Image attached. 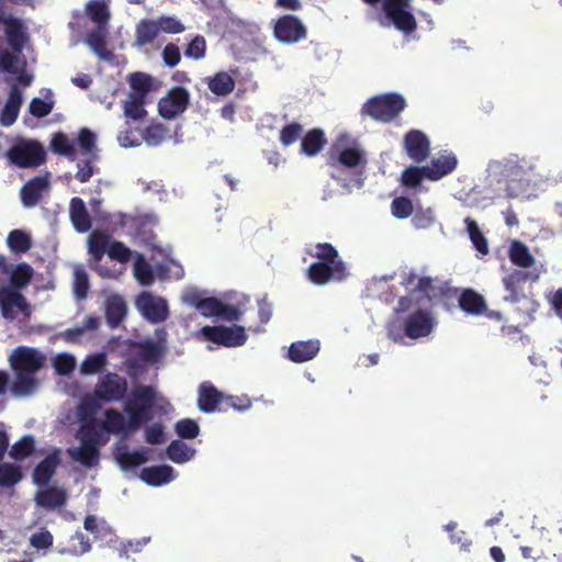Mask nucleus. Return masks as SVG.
Here are the masks:
<instances>
[{
    "instance_id": "nucleus-29",
    "label": "nucleus",
    "mask_w": 562,
    "mask_h": 562,
    "mask_svg": "<svg viewBox=\"0 0 562 562\" xmlns=\"http://www.w3.org/2000/svg\"><path fill=\"white\" fill-rule=\"evenodd\" d=\"M156 400L155 389L150 385H138L132 392V398L124 406L140 407L153 411Z\"/></svg>"
},
{
    "instance_id": "nucleus-8",
    "label": "nucleus",
    "mask_w": 562,
    "mask_h": 562,
    "mask_svg": "<svg viewBox=\"0 0 562 562\" xmlns=\"http://www.w3.org/2000/svg\"><path fill=\"white\" fill-rule=\"evenodd\" d=\"M204 337L224 347H239L247 340V335L243 326H204L202 328Z\"/></svg>"
},
{
    "instance_id": "nucleus-10",
    "label": "nucleus",
    "mask_w": 562,
    "mask_h": 562,
    "mask_svg": "<svg viewBox=\"0 0 562 562\" xmlns=\"http://www.w3.org/2000/svg\"><path fill=\"white\" fill-rule=\"evenodd\" d=\"M436 322L430 312L426 310H417L409 314L404 323V335L411 339L427 337L434 329Z\"/></svg>"
},
{
    "instance_id": "nucleus-38",
    "label": "nucleus",
    "mask_w": 562,
    "mask_h": 562,
    "mask_svg": "<svg viewBox=\"0 0 562 562\" xmlns=\"http://www.w3.org/2000/svg\"><path fill=\"white\" fill-rule=\"evenodd\" d=\"M102 430L99 423H83L79 429V439L81 443L103 446L105 439L102 437Z\"/></svg>"
},
{
    "instance_id": "nucleus-50",
    "label": "nucleus",
    "mask_w": 562,
    "mask_h": 562,
    "mask_svg": "<svg viewBox=\"0 0 562 562\" xmlns=\"http://www.w3.org/2000/svg\"><path fill=\"white\" fill-rule=\"evenodd\" d=\"M164 355L162 348L153 340L139 345L138 357L146 363H157Z\"/></svg>"
},
{
    "instance_id": "nucleus-33",
    "label": "nucleus",
    "mask_w": 562,
    "mask_h": 562,
    "mask_svg": "<svg viewBox=\"0 0 562 562\" xmlns=\"http://www.w3.org/2000/svg\"><path fill=\"white\" fill-rule=\"evenodd\" d=\"M120 468L124 471L135 469L148 461V452L146 449L137 451L120 450L116 456Z\"/></svg>"
},
{
    "instance_id": "nucleus-28",
    "label": "nucleus",
    "mask_w": 562,
    "mask_h": 562,
    "mask_svg": "<svg viewBox=\"0 0 562 562\" xmlns=\"http://www.w3.org/2000/svg\"><path fill=\"white\" fill-rule=\"evenodd\" d=\"M127 306L124 299L117 294L108 297L105 304V317L108 324L117 327L126 316Z\"/></svg>"
},
{
    "instance_id": "nucleus-43",
    "label": "nucleus",
    "mask_w": 562,
    "mask_h": 562,
    "mask_svg": "<svg viewBox=\"0 0 562 562\" xmlns=\"http://www.w3.org/2000/svg\"><path fill=\"white\" fill-rule=\"evenodd\" d=\"M195 451L181 440H172L167 447V456L175 463L189 461Z\"/></svg>"
},
{
    "instance_id": "nucleus-4",
    "label": "nucleus",
    "mask_w": 562,
    "mask_h": 562,
    "mask_svg": "<svg viewBox=\"0 0 562 562\" xmlns=\"http://www.w3.org/2000/svg\"><path fill=\"white\" fill-rule=\"evenodd\" d=\"M364 3L375 7L382 0H362ZM383 11L394 26L405 33L412 34L417 29V22L412 12L408 11L411 0H383Z\"/></svg>"
},
{
    "instance_id": "nucleus-35",
    "label": "nucleus",
    "mask_w": 562,
    "mask_h": 562,
    "mask_svg": "<svg viewBox=\"0 0 562 562\" xmlns=\"http://www.w3.org/2000/svg\"><path fill=\"white\" fill-rule=\"evenodd\" d=\"M508 257L513 265L520 268H530L535 263V258L528 247L518 240L512 243Z\"/></svg>"
},
{
    "instance_id": "nucleus-23",
    "label": "nucleus",
    "mask_w": 562,
    "mask_h": 562,
    "mask_svg": "<svg viewBox=\"0 0 562 562\" xmlns=\"http://www.w3.org/2000/svg\"><path fill=\"white\" fill-rule=\"evenodd\" d=\"M139 477L150 486H161L175 479V470L168 464L148 467L142 470Z\"/></svg>"
},
{
    "instance_id": "nucleus-49",
    "label": "nucleus",
    "mask_w": 562,
    "mask_h": 562,
    "mask_svg": "<svg viewBox=\"0 0 562 562\" xmlns=\"http://www.w3.org/2000/svg\"><path fill=\"white\" fill-rule=\"evenodd\" d=\"M33 277V269L29 263H19L11 272L10 282L15 289L26 286Z\"/></svg>"
},
{
    "instance_id": "nucleus-51",
    "label": "nucleus",
    "mask_w": 562,
    "mask_h": 562,
    "mask_svg": "<svg viewBox=\"0 0 562 562\" xmlns=\"http://www.w3.org/2000/svg\"><path fill=\"white\" fill-rule=\"evenodd\" d=\"M91 544L89 538L81 531H76L68 541V547L64 550L72 555H81L89 552Z\"/></svg>"
},
{
    "instance_id": "nucleus-27",
    "label": "nucleus",
    "mask_w": 562,
    "mask_h": 562,
    "mask_svg": "<svg viewBox=\"0 0 562 562\" xmlns=\"http://www.w3.org/2000/svg\"><path fill=\"white\" fill-rule=\"evenodd\" d=\"M112 239L111 236L99 229H94L88 237V252L95 262H100L108 252Z\"/></svg>"
},
{
    "instance_id": "nucleus-40",
    "label": "nucleus",
    "mask_w": 562,
    "mask_h": 562,
    "mask_svg": "<svg viewBox=\"0 0 562 562\" xmlns=\"http://www.w3.org/2000/svg\"><path fill=\"white\" fill-rule=\"evenodd\" d=\"M145 103L146 99L127 94V99L123 101L124 115L134 121L143 120L147 114Z\"/></svg>"
},
{
    "instance_id": "nucleus-19",
    "label": "nucleus",
    "mask_w": 562,
    "mask_h": 562,
    "mask_svg": "<svg viewBox=\"0 0 562 562\" xmlns=\"http://www.w3.org/2000/svg\"><path fill=\"white\" fill-rule=\"evenodd\" d=\"M224 405V394L211 383L204 382L199 387L198 406L203 413L221 412Z\"/></svg>"
},
{
    "instance_id": "nucleus-48",
    "label": "nucleus",
    "mask_w": 562,
    "mask_h": 562,
    "mask_svg": "<svg viewBox=\"0 0 562 562\" xmlns=\"http://www.w3.org/2000/svg\"><path fill=\"white\" fill-rule=\"evenodd\" d=\"M124 411L128 416V429L132 431L139 429L144 423L153 418L150 411L140 407L124 406Z\"/></svg>"
},
{
    "instance_id": "nucleus-15",
    "label": "nucleus",
    "mask_w": 562,
    "mask_h": 562,
    "mask_svg": "<svg viewBox=\"0 0 562 562\" xmlns=\"http://www.w3.org/2000/svg\"><path fill=\"white\" fill-rule=\"evenodd\" d=\"M531 274L522 270H514L502 280L503 285L507 294L505 301L510 303H519L521 301H529L524 286L530 279Z\"/></svg>"
},
{
    "instance_id": "nucleus-3",
    "label": "nucleus",
    "mask_w": 562,
    "mask_h": 562,
    "mask_svg": "<svg viewBox=\"0 0 562 562\" xmlns=\"http://www.w3.org/2000/svg\"><path fill=\"white\" fill-rule=\"evenodd\" d=\"M405 108L406 101L403 95L389 92L368 99L361 108V114L380 123H391Z\"/></svg>"
},
{
    "instance_id": "nucleus-13",
    "label": "nucleus",
    "mask_w": 562,
    "mask_h": 562,
    "mask_svg": "<svg viewBox=\"0 0 562 562\" xmlns=\"http://www.w3.org/2000/svg\"><path fill=\"white\" fill-rule=\"evenodd\" d=\"M459 159L451 150H441L432 157L429 165L424 166L428 172L429 181H439L451 175L458 167Z\"/></svg>"
},
{
    "instance_id": "nucleus-46",
    "label": "nucleus",
    "mask_w": 562,
    "mask_h": 562,
    "mask_svg": "<svg viewBox=\"0 0 562 562\" xmlns=\"http://www.w3.org/2000/svg\"><path fill=\"white\" fill-rule=\"evenodd\" d=\"M23 477L22 470L13 463L0 462V487H11Z\"/></svg>"
},
{
    "instance_id": "nucleus-22",
    "label": "nucleus",
    "mask_w": 562,
    "mask_h": 562,
    "mask_svg": "<svg viewBox=\"0 0 562 562\" xmlns=\"http://www.w3.org/2000/svg\"><path fill=\"white\" fill-rule=\"evenodd\" d=\"M459 307L469 315H482L486 313V301L473 289H464L458 299Z\"/></svg>"
},
{
    "instance_id": "nucleus-54",
    "label": "nucleus",
    "mask_w": 562,
    "mask_h": 562,
    "mask_svg": "<svg viewBox=\"0 0 562 562\" xmlns=\"http://www.w3.org/2000/svg\"><path fill=\"white\" fill-rule=\"evenodd\" d=\"M94 398H85L78 407V416L81 424L83 423H98L95 414L100 409V404Z\"/></svg>"
},
{
    "instance_id": "nucleus-39",
    "label": "nucleus",
    "mask_w": 562,
    "mask_h": 562,
    "mask_svg": "<svg viewBox=\"0 0 562 562\" xmlns=\"http://www.w3.org/2000/svg\"><path fill=\"white\" fill-rule=\"evenodd\" d=\"M131 91L128 94L146 99L153 87V78L144 72H134L128 78Z\"/></svg>"
},
{
    "instance_id": "nucleus-9",
    "label": "nucleus",
    "mask_w": 562,
    "mask_h": 562,
    "mask_svg": "<svg viewBox=\"0 0 562 562\" xmlns=\"http://www.w3.org/2000/svg\"><path fill=\"white\" fill-rule=\"evenodd\" d=\"M190 102V94L183 87H173L158 102L160 116L171 120L182 114Z\"/></svg>"
},
{
    "instance_id": "nucleus-5",
    "label": "nucleus",
    "mask_w": 562,
    "mask_h": 562,
    "mask_svg": "<svg viewBox=\"0 0 562 562\" xmlns=\"http://www.w3.org/2000/svg\"><path fill=\"white\" fill-rule=\"evenodd\" d=\"M7 157L20 168H36L46 161L44 147L36 140H22L13 145L7 151Z\"/></svg>"
},
{
    "instance_id": "nucleus-56",
    "label": "nucleus",
    "mask_w": 562,
    "mask_h": 562,
    "mask_svg": "<svg viewBox=\"0 0 562 562\" xmlns=\"http://www.w3.org/2000/svg\"><path fill=\"white\" fill-rule=\"evenodd\" d=\"M106 364V357L104 353H94L88 356L80 366L82 374H95L103 370Z\"/></svg>"
},
{
    "instance_id": "nucleus-45",
    "label": "nucleus",
    "mask_w": 562,
    "mask_h": 562,
    "mask_svg": "<svg viewBox=\"0 0 562 562\" xmlns=\"http://www.w3.org/2000/svg\"><path fill=\"white\" fill-rule=\"evenodd\" d=\"M50 148L55 154L74 159L76 150L72 142L63 132H57L53 135Z\"/></svg>"
},
{
    "instance_id": "nucleus-1",
    "label": "nucleus",
    "mask_w": 562,
    "mask_h": 562,
    "mask_svg": "<svg viewBox=\"0 0 562 562\" xmlns=\"http://www.w3.org/2000/svg\"><path fill=\"white\" fill-rule=\"evenodd\" d=\"M46 357L35 348L16 347L9 357L10 368L13 371V380L7 371L0 370V395L7 390L14 397H29L33 395L38 386L37 372L45 366Z\"/></svg>"
},
{
    "instance_id": "nucleus-64",
    "label": "nucleus",
    "mask_w": 562,
    "mask_h": 562,
    "mask_svg": "<svg viewBox=\"0 0 562 562\" xmlns=\"http://www.w3.org/2000/svg\"><path fill=\"white\" fill-rule=\"evenodd\" d=\"M54 109V101H45L41 98H33L29 105L30 113L37 119L47 116Z\"/></svg>"
},
{
    "instance_id": "nucleus-61",
    "label": "nucleus",
    "mask_w": 562,
    "mask_h": 562,
    "mask_svg": "<svg viewBox=\"0 0 562 562\" xmlns=\"http://www.w3.org/2000/svg\"><path fill=\"white\" fill-rule=\"evenodd\" d=\"M412 223L417 229L429 228L435 223V214L432 209L418 207L414 210Z\"/></svg>"
},
{
    "instance_id": "nucleus-57",
    "label": "nucleus",
    "mask_w": 562,
    "mask_h": 562,
    "mask_svg": "<svg viewBox=\"0 0 562 562\" xmlns=\"http://www.w3.org/2000/svg\"><path fill=\"white\" fill-rule=\"evenodd\" d=\"M21 54L0 48V71L7 74H18V64L22 63Z\"/></svg>"
},
{
    "instance_id": "nucleus-55",
    "label": "nucleus",
    "mask_w": 562,
    "mask_h": 562,
    "mask_svg": "<svg viewBox=\"0 0 562 562\" xmlns=\"http://www.w3.org/2000/svg\"><path fill=\"white\" fill-rule=\"evenodd\" d=\"M414 205L411 199L406 196L394 198L391 202V213L398 220H404L413 215Z\"/></svg>"
},
{
    "instance_id": "nucleus-18",
    "label": "nucleus",
    "mask_w": 562,
    "mask_h": 562,
    "mask_svg": "<svg viewBox=\"0 0 562 562\" xmlns=\"http://www.w3.org/2000/svg\"><path fill=\"white\" fill-rule=\"evenodd\" d=\"M49 189L47 177H34L30 179L21 189V201L25 207L35 206L42 199L43 193Z\"/></svg>"
},
{
    "instance_id": "nucleus-42",
    "label": "nucleus",
    "mask_w": 562,
    "mask_h": 562,
    "mask_svg": "<svg viewBox=\"0 0 562 562\" xmlns=\"http://www.w3.org/2000/svg\"><path fill=\"white\" fill-rule=\"evenodd\" d=\"M424 179L428 180L427 169L422 166H408L401 176V182L404 187L415 189L423 182Z\"/></svg>"
},
{
    "instance_id": "nucleus-24",
    "label": "nucleus",
    "mask_w": 562,
    "mask_h": 562,
    "mask_svg": "<svg viewBox=\"0 0 562 562\" xmlns=\"http://www.w3.org/2000/svg\"><path fill=\"white\" fill-rule=\"evenodd\" d=\"M326 144L327 138L324 131L322 128H312L303 134L300 153L307 157H314L323 150Z\"/></svg>"
},
{
    "instance_id": "nucleus-30",
    "label": "nucleus",
    "mask_w": 562,
    "mask_h": 562,
    "mask_svg": "<svg viewBox=\"0 0 562 562\" xmlns=\"http://www.w3.org/2000/svg\"><path fill=\"white\" fill-rule=\"evenodd\" d=\"M207 88L218 97L228 95L235 89L234 78L226 71H218L206 78Z\"/></svg>"
},
{
    "instance_id": "nucleus-6",
    "label": "nucleus",
    "mask_w": 562,
    "mask_h": 562,
    "mask_svg": "<svg viewBox=\"0 0 562 562\" xmlns=\"http://www.w3.org/2000/svg\"><path fill=\"white\" fill-rule=\"evenodd\" d=\"M128 383L124 376L108 372L100 376L95 384L93 396L102 403H115L125 398Z\"/></svg>"
},
{
    "instance_id": "nucleus-62",
    "label": "nucleus",
    "mask_w": 562,
    "mask_h": 562,
    "mask_svg": "<svg viewBox=\"0 0 562 562\" xmlns=\"http://www.w3.org/2000/svg\"><path fill=\"white\" fill-rule=\"evenodd\" d=\"M155 21L159 26V32L179 34L184 31V25L175 16L161 15Z\"/></svg>"
},
{
    "instance_id": "nucleus-58",
    "label": "nucleus",
    "mask_w": 562,
    "mask_h": 562,
    "mask_svg": "<svg viewBox=\"0 0 562 562\" xmlns=\"http://www.w3.org/2000/svg\"><path fill=\"white\" fill-rule=\"evenodd\" d=\"M175 430L181 439H194L200 432V427L193 419L183 418L176 423Z\"/></svg>"
},
{
    "instance_id": "nucleus-44",
    "label": "nucleus",
    "mask_w": 562,
    "mask_h": 562,
    "mask_svg": "<svg viewBox=\"0 0 562 562\" xmlns=\"http://www.w3.org/2000/svg\"><path fill=\"white\" fill-rule=\"evenodd\" d=\"M467 225V231L469 234V237L474 246V248L481 254V255H487L488 254V244L487 239L481 232L480 227L477 226L476 222L470 217H467L464 221Z\"/></svg>"
},
{
    "instance_id": "nucleus-25",
    "label": "nucleus",
    "mask_w": 562,
    "mask_h": 562,
    "mask_svg": "<svg viewBox=\"0 0 562 562\" xmlns=\"http://www.w3.org/2000/svg\"><path fill=\"white\" fill-rule=\"evenodd\" d=\"M70 221L78 233L88 232L91 226V218L86 204L80 198H72L69 206Z\"/></svg>"
},
{
    "instance_id": "nucleus-52",
    "label": "nucleus",
    "mask_w": 562,
    "mask_h": 562,
    "mask_svg": "<svg viewBox=\"0 0 562 562\" xmlns=\"http://www.w3.org/2000/svg\"><path fill=\"white\" fill-rule=\"evenodd\" d=\"M134 276L143 285H149L154 282L153 269L142 255H138L134 262Z\"/></svg>"
},
{
    "instance_id": "nucleus-37",
    "label": "nucleus",
    "mask_w": 562,
    "mask_h": 562,
    "mask_svg": "<svg viewBox=\"0 0 562 562\" xmlns=\"http://www.w3.org/2000/svg\"><path fill=\"white\" fill-rule=\"evenodd\" d=\"M86 43L101 59L110 60L112 58L113 54L106 47V40L103 29L88 33Z\"/></svg>"
},
{
    "instance_id": "nucleus-31",
    "label": "nucleus",
    "mask_w": 562,
    "mask_h": 562,
    "mask_svg": "<svg viewBox=\"0 0 562 562\" xmlns=\"http://www.w3.org/2000/svg\"><path fill=\"white\" fill-rule=\"evenodd\" d=\"M366 162L363 153L357 147H346L339 151L336 158L329 160V166L346 168H356Z\"/></svg>"
},
{
    "instance_id": "nucleus-34",
    "label": "nucleus",
    "mask_w": 562,
    "mask_h": 562,
    "mask_svg": "<svg viewBox=\"0 0 562 562\" xmlns=\"http://www.w3.org/2000/svg\"><path fill=\"white\" fill-rule=\"evenodd\" d=\"M159 35V26L155 20L143 19L136 25L135 41L138 46L153 43Z\"/></svg>"
},
{
    "instance_id": "nucleus-36",
    "label": "nucleus",
    "mask_w": 562,
    "mask_h": 562,
    "mask_svg": "<svg viewBox=\"0 0 562 562\" xmlns=\"http://www.w3.org/2000/svg\"><path fill=\"white\" fill-rule=\"evenodd\" d=\"M86 13L99 29H104L109 23L110 11L104 0H90L86 5Z\"/></svg>"
},
{
    "instance_id": "nucleus-14",
    "label": "nucleus",
    "mask_w": 562,
    "mask_h": 562,
    "mask_svg": "<svg viewBox=\"0 0 562 562\" xmlns=\"http://www.w3.org/2000/svg\"><path fill=\"white\" fill-rule=\"evenodd\" d=\"M404 148L408 157L417 162H424L430 154V140L419 130H411L404 136Z\"/></svg>"
},
{
    "instance_id": "nucleus-53",
    "label": "nucleus",
    "mask_w": 562,
    "mask_h": 562,
    "mask_svg": "<svg viewBox=\"0 0 562 562\" xmlns=\"http://www.w3.org/2000/svg\"><path fill=\"white\" fill-rule=\"evenodd\" d=\"M34 449V438L27 435L21 438L11 447L10 456L14 460H23L31 456Z\"/></svg>"
},
{
    "instance_id": "nucleus-12",
    "label": "nucleus",
    "mask_w": 562,
    "mask_h": 562,
    "mask_svg": "<svg viewBox=\"0 0 562 562\" xmlns=\"http://www.w3.org/2000/svg\"><path fill=\"white\" fill-rule=\"evenodd\" d=\"M3 32L11 50L16 54H22L25 45L30 41L25 23L13 14H7Z\"/></svg>"
},
{
    "instance_id": "nucleus-59",
    "label": "nucleus",
    "mask_w": 562,
    "mask_h": 562,
    "mask_svg": "<svg viewBox=\"0 0 562 562\" xmlns=\"http://www.w3.org/2000/svg\"><path fill=\"white\" fill-rule=\"evenodd\" d=\"M168 135V130L162 124H151L144 132V139L150 146L161 144Z\"/></svg>"
},
{
    "instance_id": "nucleus-63",
    "label": "nucleus",
    "mask_w": 562,
    "mask_h": 562,
    "mask_svg": "<svg viewBox=\"0 0 562 562\" xmlns=\"http://www.w3.org/2000/svg\"><path fill=\"white\" fill-rule=\"evenodd\" d=\"M106 254L111 259L117 260L122 263L130 261L132 257L131 249L119 240L111 241Z\"/></svg>"
},
{
    "instance_id": "nucleus-47",
    "label": "nucleus",
    "mask_w": 562,
    "mask_h": 562,
    "mask_svg": "<svg viewBox=\"0 0 562 562\" xmlns=\"http://www.w3.org/2000/svg\"><path fill=\"white\" fill-rule=\"evenodd\" d=\"M304 127L301 123L291 122L285 124L280 130L279 140L284 147H289L295 144L299 139L302 140Z\"/></svg>"
},
{
    "instance_id": "nucleus-7",
    "label": "nucleus",
    "mask_w": 562,
    "mask_h": 562,
    "mask_svg": "<svg viewBox=\"0 0 562 562\" xmlns=\"http://www.w3.org/2000/svg\"><path fill=\"white\" fill-rule=\"evenodd\" d=\"M273 35L283 44H294L306 38L307 30L297 16L284 14L276 20Z\"/></svg>"
},
{
    "instance_id": "nucleus-11",
    "label": "nucleus",
    "mask_w": 562,
    "mask_h": 562,
    "mask_svg": "<svg viewBox=\"0 0 562 562\" xmlns=\"http://www.w3.org/2000/svg\"><path fill=\"white\" fill-rule=\"evenodd\" d=\"M136 306L142 315L154 324L166 321L169 315L166 300L156 297L148 292L138 295Z\"/></svg>"
},
{
    "instance_id": "nucleus-17",
    "label": "nucleus",
    "mask_w": 562,
    "mask_h": 562,
    "mask_svg": "<svg viewBox=\"0 0 562 562\" xmlns=\"http://www.w3.org/2000/svg\"><path fill=\"white\" fill-rule=\"evenodd\" d=\"M59 450L46 456L34 469L32 480L38 487L47 486L60 463Z\"/></svg>"
},
{
    "instance_id": "nucleus-21",
    "label": "nucleus",
    "mask_w": 562,
    "mask_h": 562,
    "mask_svg": "<svg viewBox=\"0 0 562 562\" xmlns=\"http://www.w3.org/2000/svg\"><path fill=\"white\" fill-rule=\"evenodd\" d=\"M321 344L317 339L292 342L288 350V358L294 363H303L314 359L319 352Z\"/></svg>"
},
{
    "instance_id": "nucleus-32",
    "label": "nucleus",
    "mask_w": 562,
    "mask_h": 562,
    "mask_svg": "<svg viewBox=\"0 0 562 562\" xmlns=\"http://www.w3.org/2000/svg\"><path fill=\"white\" fill-rule=\"evenodd\" d=\"M105 420L100 424L101 429L110 434H128V422L126 423L122 413L115 408H109L104 412Z\"/></svg>"
},
{
    "instance_id": "nucleus-26",
    "label": "nucleus",
    "mask_w": 562,
    "mask_h": 562,
    "mask_svg": "<svg viewBox=\"0 0 562 562\" xmlns=\"http://www.w3.org/2000/svg\"><path fill=\"white\" fill-rule=\"evenodd\" d=\"M69 457L87 468H94L99 464L100 448L99 446L81 443L77 448L68 450Z\"/></svg>"
},
{
    "instance_id": "nucleus-16",
    "label": "nucleus",
    "mask_w": 562,
    "mask_h": 562,
    "mask_svg": "<svg viewBox=\"0 0 562 562\" xmlns=\"http://www.w3.org/2000/svg\"><path fill=\"white\" fill-rule=\"evenodd\" d=\"M35 493L34 502L37 507L54 510L66 505L68 501V493L64 487L59 486H43Z\"/></svg>"
},
{
    "instance_id": "nucleus-41",
    "label": "nucleus",
    "mask_w": 562,
    "mask_h": 562,
    "mask_svg": "<svg viewBox=\"0 0 562 562\" xmlns=\"http://www.w3.org/2000/svg\"><path fill=\"white\" fill-rule=\"evenodd\" d=\"M7 244L12 252L25 254L32 247L31 236L21 229H13L9 233Z\"/></svg>"
},
{
    "instance_id": "nucleus-60",
    "label": "nucleus",
    "mask_w": 562,
    "mask_h": 562,
    "mask_svg": "<svg viewBox=\"0 0 562 562\" xmlns=\"http://www.w3.org/2000/svg\"><path fill=\"white\" fill-rule=\"evenodd\" d=\"M83 527L87 531L93 533L95 539H105L112 535L111 528L105 522H98L93 515H88L85 518Z\"/></svg>"
},
{
    "instance_id": "nucleus-2",
    "label": "nucleus",
    "mask_w": 562,
    "mask_h": 562,
    "mask_svg": "<svg viewBox=\"0 0 562 562\" xmlns=\"http://www.w3.org/2000/svg\"><path fill=\"white\" fill-rule=\"evenodd\" d=\"M311 255L317 259L307 268V278L313 284L324 285L331 280L342 281L347 277L346 265L331 244H316Z\"/></svg>"
},
{
    "instance_id": "nucleus-20",
    "label": "nucleus",
    "mask_w": 562,
    "mask_h": 562,
    "mask_svg": "<svg viewBox=\"0 0 562 562\" xmlns=\"http://www.w3.org/2000/svg\"><path fill=\"white\" fill-rule=\"evenodd\" d=\"M22 102V92L18 85H13L9 91L5 104L0 112V125L8 127L16 121Z\"/></svg>"
}]
</instances>
